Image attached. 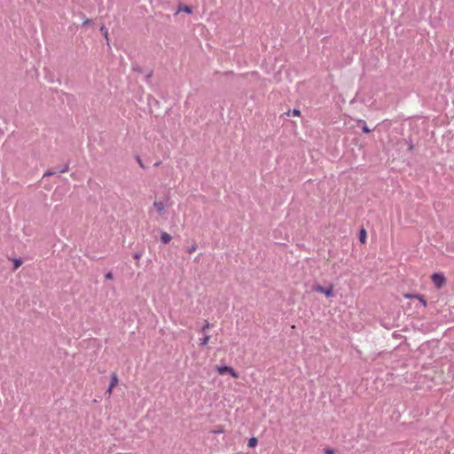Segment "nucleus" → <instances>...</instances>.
Returning <instances> with one entry per match:
<instances>
[{
    "mask_svg": "<svg viewBox=\"0 0 454 454\" xmlns=\"http://www.w3.org/2000/svg\"><path fill=\"white\" fill-rule=\"evenodd\" d=\"M432 282L434 286L440 289L442 287V286L446 283V278L444 275L441 272H435L431 276Z\"/></svg>",
    "mask_w": 454,
    "mask_h": 454,
    "instance_id": "f257e3e1",
    "label": "nucleus"
},
{
    "mask_svg": "<svg viewBox=\"0 0 454 454\" xmlns=\"http://www.w3.org/2000/svg\"><path fill=\"white\" fill-rule=\"evenodd\" d=\"M216 372L223 375L224 373H230L233 378H239V373L231 366L223 365V366H216Z\"/></svg>",
    "mask_w": 454,
    "mask_h": 454,
    "instance_id": "f03ea898",
    "label": "nucleus"
},
{
    "mask_svg": "<svg viewBox=\"0 0 454 454\" xmlns=\"http://www.w3.org/2000/svg\"><path fill=\"white\" fill-rule=\"evenodd\" d=\"M312 289H313V291H315L317 293L324 294L326 297H332L333 295L332 286H330L328 288H325L319 285H316L313 286Z\"/></svg>",
    "mask_w": 454,
    "mask_h": 454,
    "instance_id": "7ed1b4c3",
    "label": "nucleus"
},
{
    "mask_svg": "<svg viewBox=\"0 0 454 454\" xmlns=\"http://www.w3.org/2000/svg\"><path fill=\"white\" fill-rule=\"evenodd\" d=\"M153 207L156 209L159 215H163L166 207V204L162 201H154Z\"/></svg>",
    "mask_w": 454,
    "mask_h": 454,
    "instance_id": "20e7f679",
    "label": "nucleus"
},
{
    "mask_svg": "<svg viewBox=\"0 0 454 454\" xmlns=\"http://www.w3.org/2000/svg\"><path fill=\"white\" fill-rule=\"evenodd\" d=\"M172 239V237L171 235H169L168 233L165 232V231H160V241L161 243L163 244H168Z\"/></svg>",
    "mask_w": 454,
    "mask_h": 454,
    "instance_id": "39448f33",
    "label": "nucleus"
},
{
    "mask_svg": "<svg viewBox=\"0 0 454 454\" xmlns=\"http://www.w3.org/2000/svg\"><path fill=\"white\" fill-rule=\"evenodd\" d=\"M405 297L407 298H417L420 303L422 304L423 307H427V301L425 300V298L423 297V295H420V294H405Z\"/></svg>",
    "mask_w": 454,
    "mask_h": 454,
    "instance_id": "423d86ee",
    "label": "nucleus"
},
{
    "mask_svg": "<svg viewBox=\"0 0 454 454\" xmlns=\"http://www.w3.org/2000/svg\"><path fill=\"white\" fill-rule=\"evenodd\" d=\"M358 127L362 128V130L364 133H369L371 131L370 129L368 128L366 122L364 120L358 121Z\"/></svg>",
    "mask_w": 454,
    "mask_h": 454,
    "instance_id": "0eeeda50",
    "label": "nucleus"
},
{
    "mask_svg": "<svg viewBox=\"0 0 454 454\" xmlns=\"http://www.w3.org/2000/svg\"><path fill=\"white\" fill-rule=\"evenodd\" d=\"M366 238H367L366 231L364 229H362L359 231V240H360V242L361 243H365Z\"/></svg>",
    "mask_w": 454,
    "mask_h": 454,
    "instance_id": "6e6552de",
    "label": "nucleus"
},
{
    "mask_svg": "<svg viewBox=\"0 0 454 454\" xmlns=\"http://www.w3.org/2000/svg\"><path fill=\"white\" fill-rule=\"evenodd\" d=\"M178 12H185V13H187V14H190V13H192V7H191V6H189V5H182V6H180V7L178 8Z\"/></svg>",
    "mask_w": 454,
    "mask_h": 454,
    "instance_id": "1a4fd4ad",
    "label": "nucleus"
},
{
    "mask_svg": "<svg viewBox=\"0 0 454 454\" xmlns=\"http://www.w3.org/2000/svg\"><path fill=\"white\" fill-rule=\"evenodd\" d=\"M118 384V377L115 373H113L111 375V382H110V385L111 387H115L116 385Z\"/></svg>",
    "mask_w": 454,
    "mask_h": 454,
    "instance_id": "9d476101",
    "label": "nucleus"
},
{
    "mask_svg": "<svg viewBox=\"0 0 454 454\" xmlns=\"http://www.w3.org/2000/svg\"><path fill=\"white\" fill-rule=\"evenodd\" d=\"M256 444H257V439H256V438H254V437H252V438H250V439H249L248 443H247V446H248L249 448H253V447H254Z\"/></svg>",
    "mask_w": 454,
    "mask_h": 454,
    "instance_id": "9b49d317",
    "label": "nucleus"
},
{
    "mask_svg": "<svg viewBox=\"0 0 454 454\" xmlns=\"http://www.w3.org/2000/svg\"><path fill=\"white\" fill-rule=\"evenodd\" d=\"M209 339H210V337H209V336H207H207H204L202 339H200V344L201 346H206V345L208 343Z\"/></svg>",
    "mask_w": 454,
    "mask_h": 454,
    "instance_id": "f8f14e48",
    "label": "nucleus"
},
{
    "mask_svg": "<svg viewBox=\"0 0 454 454\" xmlns=\"http://www.w3.org/2000/svg\"><path fill=\"white\" fill-rule=\"evenodd\" d=\"M211 326L212 325L207 322L206 325L201 328V333H206L208 329L211 328Z\"/></svg>",
    "mask_w": 454,
    "mask_h": 454,
    "instance_id": "ddd939ff",
    "label": "nucleus"
},
{
    "mask_svg": "<svg viewBox=\"0 0 454 454\" xmlns=\"http://www.w3.org/2000/svg\"><path fill=\"white\" fill-rule=\"evenodd\" d=\"M22 263V261L20 259H15L14 260V270H17Z\"/></svg>",
    "mask_w": 454,
    "mask_h": 454,
    "instance_id": "4468645a",
    "label": "nucleus"
},
{
    "mask_svg": "<svg viewBox=\"0 0 454 454\" xmlns=\"http://www.w3.org/2000/svg\"><path fill=\"white\" fill-rule=\"evenodd\" d=\"M325 454H335L336 450L333 448H326V449H325Z\"/></svg>",
    "mask_w": 454,
    "mask_h": 454,
    "instance_id": "2eb2a0df",
    "label": "nucleus"
},
{
    "mask_svg": "<svg viewBox=\"0 0 454 454\" xmlns=\"http://www.w3.org/2000/svg\"><path fill=\"white\" fill-rule=\"evenodd\" d=\"M197 247H198L197 245L194 244L191 247L188 248L187 252L192 254V253H193V252H195L197 250Z\"/></svg>",
    "mask_w": 454,
    "mask_h": 454,
    "instance_id": "dca6fc26",
    "label": "nucleus"
},
{
    "mask_svg": "<svg viewBox=\"0 0 454 454\" xmlns=\"http://www.w3.org/2000/svg\"><path fill=\"white\" fill-rule=\"evenodd\" d=\"M137 161L138 163V165L142 168H145V166L144 165L141 158L139 156L137 157Z\"/></svg>",
    "mask_w": 454,
    "mask_h": 454,
    "instance_id": "f3484780",
    "label": "nucleus"
},
{
    "mask_svg": "<svg viewBox=\"0 0 454 454\" xmlns=\"http://www.w3.org/2000/svg\"><path fill=\"white\" fill-rule=\"evenodd\" d=\"M105 278L106 279H108V280H111L114 278V275L111 271L107 272L106 275H105Z\"/></svg>",
    "mask_w": 454,
    "mask_h": 454,
    "instance_id": "a211bd4d",
    "label": "nucleus"
},
{
    "mask_svg": "<svg viewBox=\"0 0 454 454\" xmlns=\"http://www.w3.org/2000/svg\"><path fill=\"white\" fill-rule=\"evenodd\" d=\"M141 256H142V253L141 252H137L133 255L134 259L137 260V261L141 258Z\"/></svg>",
    "mask_w": 454,
    "mask_h": 454,
    "instance_id": "6ab92c4d",
    "label": "nucleus"
},
{
    "mask_svg": "<svg viewBox=\"0 0 454 454\" xmlns=\"http://www.w3.org/2000/svg\"><path fill=\"white\" fill-rule=\"evenodd\" d=\"M56 173H57V171L53 172V171L48 170V171H46V172L43 174V177L52 176V175H54V174H56Z\"/></svg>",
    "mask_w": 454,
    "mask_h": 454,
    "instance_id": "aec40b11",
    "label": "nucleus"
},
{
    "mask_svg": "<svg viewBox=\"0 0 454 454\" xmlns=\"http://www.w3.org/2000/svg\"><path fill=\"white\" fill-rule=\"evenodd\" d=\"M68 170V165H66L64 168L59 169L57 172L58 173H65Z\"/></svg>",
    "mask_w": 454,
    "mask_h": 454,
    "instance_id": "412c9836",
    "label": "nucleus"
},
{
    "mask_svg": "<svg viewBox=\"0 0 454 454\" xmlns=\"http://www.w3.org/2000/svg\"><path fill=\"white\" fill-rule=\"evenodd\" d=\"M91 23V21L89 20V19H86L83 22H82V26H88Z\"/></svg>",
    "mask_w": 454,
    "mask_h": 454,
    "instance_id": "4be33fe9",
    "label": "nucleus"
},
{
    "mask_svg": "<svg viewBox=\"0 0 454 454\" xmlns=\"http://www.w3.org/2000/svg\"><path fill=\"white\" fill-rule=\"evenodd\" d=\"M293 114H294V115H299V114H300V110H298V109H294V111H293Z\"/></svg>",
    "mask_w": 454,
    "mask_h": 454,
    "instance_id": "5701e85b",
    "label": "nucleus"
},
{
    "mask_svg": "<svg viewBox=\"0 0 454 454\" xmlns=\"http://www.w3.org/2000/svg\"><path fill=\"white\" fill-rule=\"evenodd\" d=\"M103 35H104V37H105L106 40H108V32H107V30H106V31L104 32V34H103Z\"/></svg>",
    "mask_w": 454,
    "mask_h": 454,
    "instance_id": "b1692460",
    "label": "nucleus"
},
{
    "mask_svg": "<svg viewBox=\"0 0 454 454\" xmlns=\"http://www.w3.org/2000/svg\"><path fill=\"white\" fill-rule=\"evenodd\" d=\"M114 387H111V385H109L108 388H107V393L111 394L112 393V390H113Z\"/></svg>",
    "mask_w": 454,
    "mask_h": 454,
    "instance_id": "393cba45",
    "label": "nucleus"
},
{
    "mask_svg": "<svg viewBox=\"0 0 454 454\" xmlns=\"http://www.w3.org/2000/svg\"><path fill=\"white\" fill-rule=\"evenodd\" d=\"M107 30L105 26L100 27V31L104 34V32Z\"/></svg>",
    "mask_w": 454,
    "mask_h": 454,
    "instance_id": "a878e982",
    "label": "nucleus"
},
{
    "mask_svg": "<svg viewBox=\"0 0 454 454\" xmlns=\"http://www.w3.org/2000/svg\"><path fill=\"white\" fill-rule=\"evenodd\" d=\"M160 164V161H158V162H156V163L154 164V166H156V167H157V166H159Z\"/></svg>",
    "mask_w": 454,
    "mask_h": 454,
    "instance_id": "bb28decb",
    "label": "nucleus"
}]
</instances>
